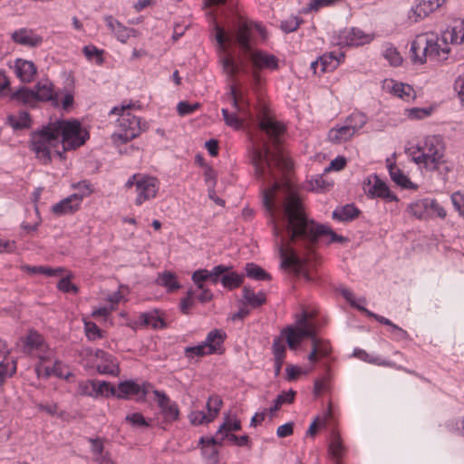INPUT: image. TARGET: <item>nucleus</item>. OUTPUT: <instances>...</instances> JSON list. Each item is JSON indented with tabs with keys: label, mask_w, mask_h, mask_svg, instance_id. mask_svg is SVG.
Here are the masks:
<instances>
[{
	"label": "nucleus",
	"mask_w": 464,
	"mask_h": 464,
	"mask_svg": "<svg viewBox=\"0 0 464 464\" xmlns=\"http://www.w3.org/2000/svg\"><path fill=\"white\" fill-rule=\"evenodd\" d=\"M201 454L209 464H218L219 451L218 448L215 447V444H208L207 447H204L201 450Z\"/></svg>",
	"instance_id": "nucleus-51"
},
{
	"label": "nucleus",
	"mask_w": 464,
	"mask_h": 464,
	"mask_svg": "<svg viewBox=\"0 0 464 464\" xmlns=\"http://www.w3.org/2000/svg\"><path fill=\"white\" fill-rule=\"evenodd\" d=\"M192 280L197 285L198 289H202L203 283L208 281V269H198L192 274Z\"/></svg>",
	"instance_id": "nucleus-59"
},
{
	"label": "nucleus",
	"mask_w": 464,
	"mask_h": 464,
	"mask_svg": "<svg viewBox=\"0 0 464 464\" xmlns=\"http://www.w3.org/2000/svg\"><path fill=\"white\" fill-rule=\"evenodd\" d=\"M11 39L14 43L29 48L38 47L44 42V38L41 35L36 34L32 29L28 28H20L14 31L11 34Z\"/></svg>",
	"instance_id": "nucleus-14"
},
{
	"label": "nucleus",
	"mask_w": 464,
	"mask_h": 464,
	"mask_svg": "<svg viewBox=\"0 0 464 464\" xmlns=\"http://www.w3.org/2000/svg\"><path fill=\"white\" fill-rule=\"evenodd\" d=\"M430 198L418 199L409 206L410 213L419 219H428L430 218Z\"/></svg>",
	"instance_id": "nucleus-30"
},
{
	"label": "nucleus",
	"mask_w": 464,
	"mask_h": 464,
	"mask_svg": "<svg viewBox=\"0 0 464 464\" xmlns=\"http://www.w3.org/2000/svg\"><path fill=\"white\" fill-rule=\"evenodd\" d=\"M90 138L89 132L76 121L55 120L32 132L30 149L44 164L52 160L51 149L62 143L63 150H56L55 154L65 159L67 150H76Z\"/></svg>",
	"instance_id": "nucleus-2"
},
{
	"label": "nucleus",
	"mask_w": 464,
	"mask_h": 464,
	"mask_svg": "<svg viewBox=\"0 0 464 464\" xmlns=\"http://www.w3.org/2000/svg\"><path fill=\"white\" fill-rule=\"evenodd\" d=\"M97 372L100 374H106L111 376H117L120 373V369L117 364H99L97 365Z\"/></svg>",
	"instance_id": "nucleus-63"
},
{
	"label": "nucleus",
	"mask_w": 464,
	"mask_h": 464,
	"mask_svg": "<svg viewBox=\"0 0 464 464\" xmlns=\"http://www.w3.org/2000/svg\"><path fill=\"white\" fill-rule=\"evenodd\" d=\"M367 123V116L362 112H353L349 115L345 120V124L348 125L354 134Z\"/></svg>",
	"instance_id": "nucleus-40"
},
{
	"label": "nucleus",
	"mask_w": 464,
	"mask_h": 464,
	"mask_svg": "<svg viewBox=\"0 0 464 464\" xmlns=\"http://www.w3.org/2000/svg\"><path fill=\"white\" fill-rule=\"evenodd\" d=\"M184 354L185 356L191 360L195 357H203L205 355H210L211 353H208V348L204 345L203 343L195 345V346H187L184 349Z\"/></svg>",
	"instance_id": "nucleus-46"
},
{
	"label": "nucleus",
	"mask_w": 464,
	"mask_h": 464,
	"mask_svg": "<svg viewBox=\"0 0 464 464\" xmlns=\"http://www.w3.org/2000/svg\"><path fill=\"white\" fill-rule=\"evenodd\" d=\"M444 41H449L453 44H461L464 42V24L454 25L445 30L442 34Z\"/></svg>",
	"instance_id": "nucleus-32"
},
{
	"label": "nucleus",
	"mask_w": 464,
	"mask_h": 464,
	"mask_svg": "<svg viewBox=\"0 0 464 464\" xmlns=\"http://www.w3.org/2000/svg\"><path fill=\"white\" fill-rule=\"evenodd\" d=\"M159 190L158 180L154 177L142 176L139 177L136 181V193L137 197L135 204L137 206L142 205L145 201L154 198Z\"/></svg>",
	"instance_id": "nucleus-9"
},
{
	"label": "nucleus",
	"mask_w": 464,
	"mask_h": 464,
	"mask_svg": "<svg viewBox=\"0 0 464 464\" xmlns=\"http://www.w3.org/2000/svg\"><path fill=\"white\" fill-rule=\"evenodd\" d=\"M245 276L238 274L231 269L224 273L222 276V285L226 289L234 290L238 288L244 282Z\"/></svg>",
	"instance_id": "nucleus-34"
},
{
	"label": "nucleus",
	"mask_w": 464,
	"mask_h": 464,
	"mask_svg": "<svg viewBox=\"0 0 464 464\" xmlns=\"http://www.w3.org/2000/svg\"><path fill=\"white\" fill-rule=\"evenodd\" d=\"M363 189L371 198H380L388 202L399 200L398 197L390 190L388 185L375 173L363 182Z\"/></svg>",
	"instance_id": "nucleus-7"
},
{
	"label": "nucleus",
	"mask_w": 464,
	"mask_h": 464,
	"mask_svg": "<svg viewBox=\"0 0 464 464\" xmlns=\"http://www.w3.org/2000/svg\"><path fill=\"white\" fill-rule=\"evenodd\" d=\"M81 207L79 203V198L75 195H70L67 198L60 200L52 207V211L57 216H63L68 214H73Z\"/></svg>",
	"instance_id": "nucleus-21"
},
{
	"label": "nucleus",
	"mask_w": 464,
	"mask_h": 464,
	"mask_svg": "<svg viewBox=\"0 0 464 464\" xmlns=\"http://www.w3.org/2000/svg\"><path fill=\"white\" fill-rule=\"evenodd\" d=\"M227 96L232 100V107L237 111H241L242 105L246 103L244 98V93L241 91H238L235 85H230Z\"/></svg>",
	"instance_id": "nucleus-42"
},
{
	"label": "nucleus",
	"mask_w": 464,
	"mask_h": 464,
	"mask_svg": "<svg viewBox=\"0 0 464 464\" xmlns=\"http://www.w3.org/2000/svg\"><path fill=\"white\" fill-rule=\"evenodd\" d=\"M360 213V209L354 204H346L335 208L333 211L332 218L341 222H350L358 218Z\"/></svg>",
	"instance_id": "nucleus-24"
},
{
	"label": "nucleus",
	"mask_w": 464,
	"mask_h": 464,
	"mask_svg": "<svg viewBox=\"0 0 464 464\" xmlns=\"http://www.w3.org/2000/svg\"><path fill=\"white\" fill-rule=\"evenodd\" d=\"M86 336L90 340H96L102 338V331L95 323L85 324Z\"/></svg>",
	"instance_id": "nucleus-64"
},
{
	"label": "nucleus",
	"mask_w": 464,
	"mask_h": 464,
	"mask_svg": "<svg viewBox=\"0 0 464 464\" xmlns=\"http://www.w3.org/2000/svg\"><path fill=\"white\" fill-rule=\"evenodd\" d=\"M438 45L436 44H426V39L418 37L411 43L410 53L411 60L414 63H424L426 58L430 57L429 53L437 52Z\"/></svg>",
	"instance_id": "nucleus-12"
},
{
	"label": "nucleus",
	"mask_w": 464,
	"mask_h": 464,
	"mask_svg": "<svg viewBox=\"0 0 464 464\" xmlns=\"http://www.w3.org/2000/svg\"><path fill=\"white\" fill-rule=\"evenodd\" d=\"M303 20L298 16H291L288 19L282 21L280 28L286 34L296 31Z\"/></svg>",
	"instance_id": "nucleus-53"
},
{
	"label": "nucleus",
	"mask_w": 464,
	"mask_h": 464,
	"mask_svg": "<svg viewBox=\"0 0 464 464\" xmlns=\"http://www.w3.org/2000/svg\"><path fill=\"white\" fill-rule=\"evenodd\" d=\"M199 107H200V103H198V102L190 103L186 101H181L177 105V111L180 116H187V115L192 114Z\"/></svg>",
	"instance_id": "nucleus-55"
},
{
	"label": "nucleus",
	"mask_w": 464,
	"mask_h": 464,
	"mask_svg": "<svg viewBox=\"0 0 464 464\" xmlns=\"http://www.w3.org/2000/svg\"><path fill=\"white\" fill-rule=\"evenodd\" d=\"M319 59L320 72H333L339 66L341 61L344 59V54L343 53H335L332 52L323 54Z\"/></svg>",
	"instance_id": "nucleus-25"
},
{
	"label": "nucleus",
	"mask_w": 464,
	"mask_h": 464,
	"mask_svg": "<svg viewBox=\"0 0 464 464\" xmlns=\"http://www.w3.org/2000/svg\"><path fill=\"white\" fill-rule=\"evenodd\" d=\"M408 154L412 161L423 167L430 171L437 170L440 166L445 162L444 148L435 136L427 137L422 145L406 148Z\"/></svg>",
	"instance_id": "nucleus-3"
},
{
	"label": "nucleus",
	"mask_w": 464,
	"mask_h": 464,
	"mask_svg": "<svg viewBox=\"0 0 464 464\" xmlns=\"http://www.w3.org/2000/svg\"><path fill=\"white\" fill-rule=\"evenodd\" d=\"M223 404L222 399L218 395L209 396L207 401L208 413L204 411H198V416L200 417V420H197L198 423H209L218 415L221 406Z\"/></svg>",
	"instance_id": "nucleus-20"
},
{
	"label": "nucleus",
	"mask_w": 464,
	"mask_h": 464,
	"mask_svg": "<svg viewBox=\"0 0 464 464\" xmlns=\"http://www.w3.org/2000/svg\"><path fill=\"white\" fill-rule=\"evenodd\" d=\"M92 391L95 392V397L99 396H112L116 394V388L107 381L94 380Z\"/></svg>",
	"instance_id": "nucleus-39"
},
{
	"label": "nucleus",
	"mask_w": 464,
	"mask_h": 464,
	"mask_svg": "<svg viewBox=\"0 0 464 464\" xmlns=\"http://www.w3.org/2000/svg\"><path fill=\"white\" fill-rule=\"evenodd\" d=\"M426 44H436L438 45L437 52L434 53H429L430 58L434 60H446L448 58V53L450 49L449 47V41H444L443 36L441 38L433 39H426Z\"/></svg>",
	"instance_id": "nucleus-36"
},
{
	"label": "nucleus",
	"mask_w": 464,
	"mask_h": 464,
	"mask_svg": "<svg viewBox=\"0 0 464 464\" xmlns=\"http://www.w3.org/2000/svg\"><path fill=\"white\" fill-rule=\"evenodd\" d=\"M125 420L135 428H147L150 426L144 416L140 412L128 414Z\"/></svg>",
	"instance_id": "nucleus-52"
},
{
	"label": "nucleus",
	"mask_w": 464,
	"mask_h": 464,
	"mask_svg": "<svg viewBox=\"0 0 464 464\" xmlns=\"http://www.w3.org/2000/svg\"><path fill=\"white\" fill-rule=\"evenodd\" d=\"M250 161L255 176L264 183L274 180L270 187L262 190L263 205L273 223L281 263L280 266L303 277L307 283L316 281L310 269L307 257L301 256L293 245L312 252L321 237L329 236V243H345L348 238L337 235L328 225L309 218L302 198L290 180L278 179L279 173L288 172L292 163L279 153L273 152L268 146L253 149Z\"/></svg>",
	"instance_id": "nucleus-1"
},
{
	"label": "nucleus",
	"mask_w": 464,
	"mask_h": 464,
	"mask_svg": "<svg viewBox=\"0 0 464 464\" xmlns=\"http://www.w3.org/2000/svg\"><path fill=\"white\" fill-rule=\"evenodd\" d=\"M156 283L165 287L169 292H174L180 288V284L178 281L176 275L170 271H165L160 274Z\"/></svg>",
	"instance_id": "nucleus-33"
},
{
	"label": "nucleus",
	"mask_w": 464,
	"mask_h": 464,
	"mask_svg": "<svg viewBox=\"0 0 464 464\" xmlns=\"http://www.w3.org/2000/svg\"><path fill=\"white\" fill-rule=\"evenodd\" d=\"M452 205L459 217L464 218V194L460 192H454L450 197Z\"/></svg>",
	"instance_id": "nucleus-57"
},
{
	"label": "nucleus",
	"mask_w": 464,
	"mask_h": 464,
	"mask_svg": "<svg viewBox=\"0 0 464 464\" xmlns=\"http://www.w3.org/2000/svg\"><path fill=\"white\" fill-rule=\"evenodd\" d=\"M36 102H51L53 106L59 105L58 93L53 91V85L49 80H42L34 88Z\"/></svg>",
	"instance_id": "nucleus-16"
},
{
	"label": "nucleus",
	"mask_w": 464,
	"mask_h": 464,
	"mask_svg": "<svg viewBox=\"0 0 464 464\" xmlns=\"http://www.w3.org/2000/svg\"><path fill=\"white\" fill-rule=\"evenodd\" d=\"M242 428L241 421L237 419L231 420L228 416H226L225 421L219 426L217 436L219 433L238 431Z\"/></svg>",
	"instance_id": "nucleus-49"
},
{
	"label": "nucleus",
	"mask_w": 464,
	"mask_h": 464,
	"mask_svg": "<svg viewBox=\"0 0 464 464\" xmlns=\"http://www.w3.org/2000/svg\"><path fill=\"white\" fill-rule=\"evenodd\" d=\"M72 188L77 189V192L72 193V195H75L76 198H79V203L81 205L83 198L90 196L93 191L91 183L87 180H82L73 184Z\"/></svg>",
	"instance_id": "nucleus-44"
},
{
	"label": "nucleus",
	"mask_w": 464,
	"mask_h": 464,
	"mask_svg": "<svg viewBox=\"0 0 464 464\" xmlns=\"http://www.w3.org/2000/svg\"><path fill=\"white\" fill-rule=\"evenodd\" d=\"M82 52L88 60H92L94 57H96L97 63L98 64L102 63V62H103V59H102L103 51L102 50L98 49L96 46H94L92 44H89V45H85L83 47Z\"/></svg>",
	"instance_id": "nucleus-56"
},
{
	"label": "nucleus",
	"mask_w": 464,
	"mask_h": 464,
	"mask_svg": "<svg viewBox=\"0 0 464 464\" xmlns=\"http://www.w3.org/2000/svg\"><path fill=\"white\" fill-rule=\"evenodd\" d=\"M16 372V362H0V384H3L5 380L12 377Z\"/></svg>",
	"instance_id": "nucleus-50"
},
{
	"label": "nucleus",
	"mask_w": 464,
	"mask_h": 464,
	"mask_svg": "<svg viewBox=\"0 0 464 464\" xmlns=\"http://www.w3.org/2000/svg\"><path fill=\"white\" fill-rule=\"evenodd\" d=\"M35 95L34 89L22 86L10 93V100L24 105L33 104L36 102Z\"/></svg>",
	"instance_id": "nucleus-29"
},
{
	"label": "nucleus",
	"mask_w": 464,
	"mask_h": 464,
	"mask_svg": "<svg viewBox=\"0 0 464 464\" xmlns=\"http://www.w3.org/2000/svg\"><path fill=\"white\" fill-rule=\"evenodd\" d=\"M383 56L392 66H398L402 62L400 53L392 46H389L384 50Z\"/></svg>",
	"instance_id": "nucleus-54"
},
{
	"label": "nucleus",
	"mask_w": 464,
	"mask_h": 464,
	"mask_svg": "<svg viewBox=\"0 0 464 464\" xmlns=\"http://www.w3.org/2000/svg\"><path fill=\"white\" fill-rule=\"evenodd\" d=\"M94 380H88L86 382H81L78 384V393L82 396H88L92 398L95 397V392L92 391Z\"/></svg>",
	"instance_id": "nucleus-58"
},
{
	"label": "nucleus",
	"mask_w": 464,
	"mask_h": 464,
	"mask_svg": "<svg viewBox=\"0 0 464 464\" xmlns=\"http://www.w3.org/2000/svg\"><path fill=\"white\" fill-rule=\"evenodd\" d=\"M430 218L432 216H437L440 218H445L447 216V212L442 206L439 204V202L434 198H430Z\"/></svg>",
	"instance_id": "nucleus-61"
},
{
	"label": "nucleus",
	"mask_w": 464,
	"mask_h": 464,
	"mask_svg": "<svg viewBox=\"0 0 464 464\" xmlns=\"http://www.w3.org/2000/svg\"><path fill=\"white\" fill-rule=\"evenodd\" d=\"M215 39L222 50L227 49V44L238 47L239 51L246 57L254 49L252 46V27L246 22L240 20L236 28L227 33L223 27L216 24Z\"/></svg>",
	"instance_id": "nucleus-4"
},
{
	"label": "nucleus",
	"mask_w": 464,
	"mask_h": 464,
	"mask_svg": "<svg viewBox=\"0 0 464 464\" xmlns=\"http://www.w3.org/2000/svg\"><path fill=\"white\" fill-rule=\"evenodd\" d=\"M246 58L252 63L256 70H270L278 69V58L271 53H267L261 50L253 49Z\"/></svg>",
	"instance_id": "nucleus-11"
},
{
	"label": "nucleus",
	"mask_w": 464,
	"mask_h": 464,
	"mask_svg": "<svg viewBox=\"0 0 464 464\" xmlns=\"http://www.w3.org/2000/svg\"><path fill=\"white\" fill-rule=\"evenodd\" d=\"M130 109V105L129 104L127 106L114 107L110 111V114L119 115L117 122L121 130L111 135V140L116 145L130 141L148 128L147 123L141 122L140 119L133 115Z\"/></svg>",
	"instance_id": "nucleus-5"
},
{
	"label": "nucleus",
	"mask_w": 464,
	"mask_h": 464,
	"mask_svg": "<svg viewBox=\"0 0 464 464\" xmlns=\"http://www.w3.org/2000/svg\"><path fill=\"white\" fill-rule=\"evenodd\" d=\"M140 324L150 326L153 329H162L167 326L164 320L158 314L157 311L141 313L139 316Z\"/></svg>",
	"instance_id": "nucleus-28"
},
{
	"label": "nucleus",
	"mask_w": 464,
	"mask_h": 464,
	"mask_svg": "<svg viewBox=\"0 0 464 464\" xmlns=\"http://www.w3.org/2000/svg\"><path fill=\"white\" fill-rule=\"evenodd\" d=\"M242 295L246 304L253 308L261 306L266 301L264 292H258L256 294L254 290L247 285L243 287Z\"/></svg>",
	"instance_id": "nucleus-31"
},
{
	"label": "nucleus",
	"mask_w": 464,
	"mask_h": 464,
	"mask_svg": "<svg viewBox=\"0 0 464 464\" xmlns=\"http://www.w3.org/2000/svg\"><path fill=\"white\" fill-rule=\"evenodd\" d=\"M153 393L157 398L158 406L160 408L165 420L169 422L178 420L179 417L178 404L172 401L164 392L154 390Z\"/></svg>",
	"instance_id": "nucleus-13"
},
{
	"label": "nucleus",
	"mask_w": 464,
	"mask_h": 464,
	"mask_svg": "<svg viewBox=\"0 0 464 464\" xmlns=\"http://www.w3.org/2000/svg\"><path fill=\"white\" fill-rule=\"evenodd\" d=\"M453 88L461 103L464 105V70L456 77Z\"/></svg>",
	"instance_id": "nucleus-60"
},
{
	"label": "nucleus",
	"mask_w": 464,
	"mask_h": 464,
	"mask_svg": "<svg viewBox=\"0 0 464 464\" xmlns=\"http://www.w3.org/2000/svg\"><path fill=\"white\" fill-rule=\"evenodd\" d=\"M354 132L353 130L346 124L333 128L328 131V140L333 143H342L349 140Z\"/></svg>",
	"instance_id": "nucleus-27"
},
{
	"label": "nucleus",
	"mask_w": 464,
	"mask_h": 464,
	"mask_svg": "<svg viewBox=\"0 0 464 464\" xmlns=\"http://www.w3.org/2000/svg\"><path fill=\"white\" fill-rule=\"evenodd\" d=\"M328 451L331 458L334 461V464H341V459L343 457L344 448L339 437L333 439L329 444Z\"/></svg>",
	"instance_id": "nucleus-41"
},
{
	"label": "nucleus",
	"mask_w": 464,
	"mask_h": 464,
	"mask_svg": "<svg viewBox=\"0 0 464 464\" xmlns=\"http://www.w3.org/2000/svg\"><path fill=\"white\" fill-rule=\"evenodd\" d=\"M283 334H285L286 343L291 350H295L304 338H314L315 334L314 328H298L288 325Z\"/></svg>",
	"instance_id": "nucleus-15"
},
{
	"label": "nucleus",
	"mask_w": 464,
	"mask_h": 464,
	"mask_svg": "<svg viewBox=\"0 0 464 464\" xmlns=\"http://www.w3.org/2000/svg\"><path fill=\"white\" fill-rule=\"evenodd\" d=\"M226 125L235 130H240L243 127V121L239 119L236 112L230 113L227 109L221 110Z\"/></svg>",
	"instance_id": "nucleus-47"
},
{
	"label": "nucleus",
	"mask_w": 464,
	"mask_h": 464,
	"mask_svg": "<svg viewBox=\"0 0 464 464\" xmlns=\"http://www.w3.org/2000/svg\"><path fill=\"white\" fill-rule=\"evenodd\" d=\"M245 276L257 281L270 280L271 276L261 266L254 263H247L245 266Z\"/></svg>",
	"instance_id": "nucleus-38"
},
{
	"label": "nucleus",
	"mask_w": 464,
	"mask_h": 464,
	"mask_svg": "<svg viewBox=\"0 0 464 464\" xmlns=\"http://www.w3.org/2000/svg\"><path fill=\"white\" fill-rule=\"evenodd\" d=\"M31 116L29 112L22 111L18 115L10 114L6 118V123L13 128L14 130H22L31 128Z\"/></svg>",
	"instance_id": "nucleus-26"
},
{
	"label": "nucleus",
	"mask_w": 464,
	"mask_h": 464,
	"mask_svg": "<svg viewBox=\"0 0 464 464\" xmlns=\"http://www.w3.org/2000/svg\"><path fill=\"white\" fill-rule=\"evenodd\" d=\"M226 338L227 334L222 329H213L202 343L211 354H222L225 351L223 343Z\"/></svg>",
	"instance_id": "nucleus-18"
},
{
	"label": "nucleus",
	"mask_w": 464,
	"mask_h": 464,
	"mask_svg": "<svg viewBox=\"0 0 464 464\" xmlns=\"http://www.w3.org/2000/svg\"><path fill=\"white\" fill-rule=\"evenodd\" d=\"M374 36L358 27H346L340 30L337 35V44L340 46L358 47L370 44Z\"/></svg>",
	"instance_id": "nucleus-8"
},
{
	"label": "nucleus",
	"mask_w": 464,
	"mask_h": 464,
	"mask_svg": "<svg viewBox=\"0 0 464 464\" xmlns=\"http://www.w3.org/2000/svg\"><path fill=\"white\" fill-rule=\"evenodd\" d=\"M259 129L265 132L267 137L274 142L277 143L279 137L285 132L284 125L270 118H264L259 122Z\"/></svg>",
	"instance_id": "nucleus-22"
},
{
	"label": "nucleus",
	"mask_w": 464,
	"mask_h": 464,
	"mask_svg": "<svg viewBox=\"0 0 464 464\" xmlns=\"http://www.w3.org/2000/svg\"><path fill=\"white\" fill-rule=\"evenodd\" d=\"M229 269H231L230 266L218 265L214 266L208 270V281L213 285H217L218 282L222 284V276Z\"/></svg>",
	"instance_id": "nucleus-48"
},
{
	"label": "nucleus",
	"mask_w": 464,
	"mask_h": 464,
	"mask_svg": "<svg viewBox=\"0 0 464 464\" xmlns=\"http://www.w3.org/2000/svg\"><path fill=\"white\" fill-rule=\"evenodd\" d=\"M272 350L275 359H285L286 348L280 338L276 337L273 341Z\"/></svg>",
	"instance_id": "nucleus-62"
},
{
	"label": "nucleus",
	"mask_w": 464,
	"mask_h": 464,
	"mask_svg": "<svg viewBox=\"0 0 464 464\" xmlns=\"http://www.w3.org/2000/svg\"><path fill=\"white\" fill-rule=\"evenodd\" d=\"M151 387V384L148 382H143L140 384L134 380H126L118 384L114 397L120 400H129L136 396V401L142 402L146 401Z\"/></svg>",
	"instance_id": "nucleus-6"
},
{
	"label": "nucleus",
	"mask_w": 464,
	"mask_h": 464,
	"mask_svg": "<svg viewBox=\"0 0 464 464\" xmlns=\"http://www.w3.org/2000/svg\"><path fill=\"white\" fill-rule=\"evenodd\" d=\"M386 162L390 177L397 186L406 189H417L418 186L411 182L394 162H391L390 159H387Z\"/></svg>",
	"instance_id": "nucleus-19"
},
{
	"label": "nucleus",
	"mask_w": 464,
	"mask_h": 464,
	"mask_svg": "<svg viewBox=\"0 0 464 464\" xmlns=\"http://www.w3.org/2000/svg\"><path fill=\"white\" fill-rule=\"evenodd\" d=\"M104 21L108 28L115 34L116 38L120 42L126 43L129 40L130 37V33L133 32V29L126 27L118 20H116L112 15H106L104 17Z\"/></svg>",
	"instance_id": "nucleus-23"
},
{
	"label": "nucleus",
	"mask_w": 464,
	"mask_h": 464,
	"mask_svg": "<svg viewBox=\"0 0 464 464\" xmlns=\"http://www.w3.org/2000/svg\"><path fill=\"white\" fill-rule=\"evenodd\" d=\"M446 2L447 0H415L409 11L408 18L413 23L420 22Z\"/></svg>",
	"instance_id": "nucleus-10"
},
{
	"label": "nucleus",
	"mask_w": 464,
	"mask_h": 464,
	"mask_svg": "<svg viewBox=\"0 0 464 464\" xmlns=\"http://www.w3.org/2000/svg\"><path fill=\"white\" fill-rule=\"evenodd\" d=\"M392 82V86L391 88L392 93H393L397 97H399L406 102H409V101L414 99V97H415L414 90L411 85L402 83V82Z\"/></svg>",
	"instance_id": "nucleus-37"
},
{
	"label": "nucleus",
	"mask_w": 464,
	"mask_h": 464,
	"mask_svg": "<svg viewBox=\"0 0 464 464\" xmlns=\"http://www.w3.org/2000/svg\"><path fill=\"white\" fill-rule=\"evenodd\" d=\"M43 343V336L35 330H30L24 340V344L31 350L40 349Z\"/></svg>",
	"instance_id": "nucleus-43"
},
{
	"label": "nucleus",
	"mask_w": 464,
	"mask_h": 464,
	"mask_svg": "<svg viewBox=\"0 0 464 464\" xmlns=\"http://www.w3.org/2000/svg\"><path fill=\"white\" fill-rule=\"evenodd\" d=\"M13 68L17 78L24 83L33 82L37 72V68L32 61L22 58L15 59Z\"/></svg>",
	"instance_id": "nucleus-17"
},
{
	"label": "nucleus",
	"mask_w": 464,
	"mask_h": 464,
	"mask_svg": "<svg viewBox=\"0 0 464 464\" xmlns=\"http://www.w3.org/2000/svg\"><path fill=\"white\" fill-rule=\"evenodd\" d=\"M353 355L359 358L360 360H362L363 362H369L372 364L389 366V367L395 366L394 362H392L391 361L383 360L378 356H373V355L368 353L366 351L360 349V348H355L353 350Z\"/></svg>",
	"instance_id": "nucleus-35"
},
{
	"label": "nucleus",
	"mask_w": 464,
	"mask_h": 464,
	"mask_svg": "<svg viewBox=\"0 0 464 464\" xmlns=\"http://www.w3.org/2000/svg\"><path fill=\"white\" fill-rule=\"evenodd\" d=\"M204 179L208 186L209 198H213V194H215V187L217 184V172L212 167L206 166L204 171Z\"/></svg>",
	"instance_id": "nucleus-45"
}]
</instances>
